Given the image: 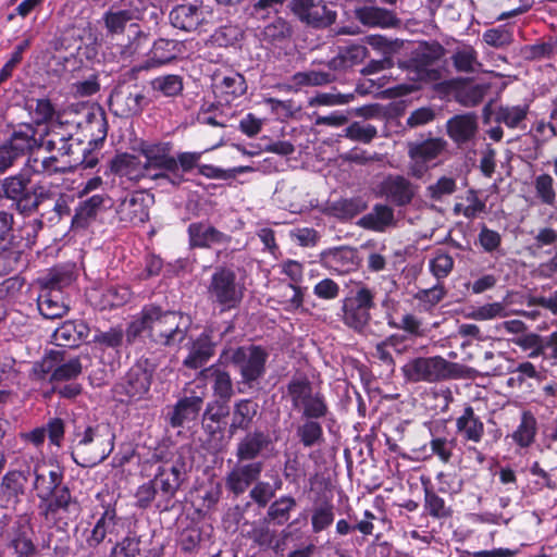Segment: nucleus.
<instances>
[{
	"mask_svg": "<svg viewBox=\"0 0 557 557\" xmlns=\"http://www.w3.org/2000/svg\"><path fill=\"white\" fill-rule=\"evenodd\" d=\"M189 318L175 312L164 311L158 306H145L126 329V341L132 344L143 334L164 346H178L186 337Z\"/></svg>",
	"mask_w": 557,
	"mask_h": 557,
	"instance_id": "obj_1",
	"label": "nucleus"
},
{
	"mask_svg": "<svg viewBox=\"0 0 557 557\" xmlns=\"http://www.w3.org/2000/svg\"><path fill=\"white\" fill-rule=\"evenodd\" d=\"M115 437L113 426L107 421L77 428L73 434V460L84 468L99 465L113 451Z\"/></svg>",
	"mask_w": 557,
	"mask_h": 557,
	"instance_id": "obj_2",
	"label": "nucleus"
},
{
	"mask_svg": "<svg viewBox=\"0 0 557 557\" xmlns=\"http://www.w3.org/2000/svg\"><path fill=\"white\" fill-rule=\"evenodd\" d=\"M375 308V290L364 284H358L343 299V322L359 334L369 331L372 319L371 311Z\"/></svg>",
	"mask_w": 557,
	"mask_h": 557,
	"instance_id": "obj_3",
	"label": "nucleus"
},
{
	"mask_svg": "<svg viewBox=\"0 0 557 557\" xmlns=\"http://www.w3.org/2000/svg\"><path fill=\"white\" fill-rule=\"evenodd\" d=\"M172 145L170 143L146 144L141 147L145 157V164L151 173V180L159 182V186L170 184L180 186L185 177L177 170L175 157L170 154Z\"/></svg>",
	"mask_w": 557,
	"mask_h": 557,
	"instance_id": "obj_4",
	"label": "nucleus"
},
{
	"mask_svg": "<svg viewBox=\"0 0 557 557\" xmlns=\"http://www.w3.org/2000/svg\"><path fill=\"white\" fill-rule=\"evenodd\" d=\"M245 287L236 276V273L227 268H218L211 275L207 287L208 299L221 312L235 309L244 297Z\"/></svg>",
	"mask_w": 557,
	"mask_h": 557,
	"instance_id": "obj_5",
	"label": "nucleus"
},
{
	"mask_svg": "<svg viewBox=\"0 0 557 557\" xmlns=\"http://www.w3.org/2000/svg\"><path fill=\"white\" fill-rule=\"evenodd\" d=\"M403 372L408 381L434 383L458 377L460 367L441 356L418 357L408 361Z\"/></svg>",
	"mask_w": 557,
	"mask_h": 557,
	"instance_id": "obj_6",
	"label": "nucleus"
},
{
	"mask_svg": "<svg viewBox=\"0 0 557 557\" xmlns=\"http://www.w3.org/2000/svg\"><path fill=\"white\" fill-rule=\"evenodd\" d=\"M287 393L295 409L301 410L306 419H321L329 412L324 396L314 392L306 379H294L287 385Z\"/></svg>",
	"mask_w": 557,
	"mask_h": 557,
	"instance_id": "obj_7",
	"label": "nucleus"
},
{
	"mask_svg": "<svg viewBox=\"0 0 557 557\" xmlns=\"http://www.w3.org/2000/svg\"><path fill=\"white\" fill-rule=\"evenodd\" d=\"M72 281L70 273L52 272L46 281L38 297V309L46 319L62 318L69 307L65 305L61 289Z\"/></svg>",
	"mask_w": 557,
	"mask_h": 557,
	"instance_id": "obj_8",
	"label": "nucleus"
},
{
	"mask_svg": "<svg viewBox=\"0 0 557 557\" xmlns=\"http://www.w3.org/2000/svg\"><path fill=\"white\" fill-rule=\"evenodd\" d=\"M212 17V9L198 1L177 4L169 15L173 27L187 33L206 30V26L211 23Z\"/></svg>",
	"mask_w": 557,
	"mask_h": 557,
	"instance_id": "obj_9",
	"label": "nucleus"
},
{
	"mask_svg": "<svg viewBox=\"0 0 557 557\" xmlns=\"http://www.w3.org/2000/svg\"><path fill=\"white\" fill-rule=\"evenodd\" d=\"M267 359V351L253 345L238 347L231 356L232 362L240 370L243 382L247 384L263 375Z\"/></svg>",
	"mask_w": 557,
	"mask_h": 557,
	"instance_id": "obj_10",
	"label": "nucleus"
},
{
	"mask_svg": "<svg viewBox=\"0 0 557 557\" xmlns=\"http://www.w3.org/2000/svg\"><path fill=\"white\" fill-rule=\"evenodd\" d=\"M184 475L183 465L178 462L171 466L163 463L158 468L152 482L159 493V508L162 507L164 510L170 508L171 500L184 482Z\"/></svg>",
	"mask_w": 557,
	"mask_h": 557,
	"instance_id": "obj_11",
	"label": "nucleus"
},
{
	"mask_svg": "<svg viewBox=\"0 0 557 557\" xmlns=\"http://www.w3.org/2000/svg\"><path fill=\"white\" fill-rule=\"evenodd\" d=\"M446 148V141L442 138H430L409 145L410 157L409 174L421 178L430 169L429 163L434 161Z\"/></svg>",
	"mask_w": 557,
	"mask_h": 557,
	"instance_id": "obj_12",
	"label": "nucleus"
},
{
	"mask_svg": "<svg viewBox=\"0 0 557 557\" xmlns=\"http://www.w3.org/2000/svg\"><path fill=\"white\" fill-rule=\"evenodd\" d=\"M148 3L149 0H131L127 8H110L101 17L107 34L113 36L124 33L127 24L141 18Z\"/></svg>",
	"mask_w": 557,
	"mask_h": 557,
	"instance_id": "obj_13",
	"label": "nucleus"
},
{
	"mask_svg": "<svg viewBox=\"0 0 557 557\" xmlns=\"http://www.w3.org/2000/svg\"><path fill=\"white\" fill-rule=\"evenodd\" d=\"M290 10L301 22L313 27H326L336 18V13L322 0H292Z\"/></svg>",
	"mask_w": 557,
	"mask_h": 557,
	"instance_id": "obj_14",
	"label": "nucleus"
},
{
	"mask_svg": "<svg viewBox=\"0 0 557 557\" xmlns=\"http://www.w3.org/2000/svg\"><path fill=\"white\" fill-rule=\"evenodd\" d=\"M151 381L152 370L147 368L146 362H137L116 385L115 391L127 396L129 400H140L149 393Z\"/></svg>",
	"mask_w": 557,
	"mask_h": 557,
	"instance_id": "obj_15",
	"label": "nucleus"
},
{
	"mask_svg": "<svg viewBox=\"0 0 557 557\" xmlns=\"http://www.w3.org/2000/svg\"><path fill=\"white\" fill-rule=\"evenodd\" d=\"M376 193L395 206H407L416 195V188L401 175H388L380 182Z\"/></svg>",
	"mask_w": 557,
	"mask_h": 557,
	"instance_id": "obj_16",
	"label": "nucleus"
},
{
	"mask_svg": "<svg viewBox=\"0 0 557 557\" xmlns=\"http://www.w3.org/2000/svg\"><path fill=\"white\" fill-rule=\"evenodd\" d=\"M124 529L125 521L116 517L115 509L107 508L96 522L87 543L96 547L106 539L110 543L116 542Z\"/></svg>",
	"mask_w": 557,
	"mask_h": 557,
	"instance_id": "obj_17",
	"label": "nucleus"
},
{
	"mask_svg": "<svg viewBox=\"0 0 557 557\" xmlns=\"http://www.w3.org/2000/svg\"><path fill=\"white\" fill-rule=\"evenodd\" d=\"M111 207L112 199L106 193L84 197L75 208L72 224L75 227H86L100 212Z\"/></svg>",
	"mask_w": 557,
	"mask_h": 557,
	"instance_id": "obj_18",
	"label": "nucleus"
},
{
	"mask_svg": "<svg viewBox=\"0 0 557 557\" xmlns=\"http://www.w3.org/2000/svg\"><path fill=\"white\" fill-rule=\"evenodd\" d=\"M456 433L466 442L478 444L484 436V422L472 406L466 405L455 419Z\"/></svg>",
	"mask_w": 557,
	"mask_h": 557,
	"instance_id": "obj_19",
	"label": "nucleus"
},
{
	"mask_svg": "<svg viewBox=\"0 0 557 557\" xmlns=\"http://www.w3.org/2000/svg\"><path fill=\"white\" fill-rule=\"evenodd\" d=\"M61 129V124L51 123L41 140V148L48 153L53 152L60 160L74 153L75 141L71 133Z\"/></svg>",
	"mask_w": 557,
	"mask_h": 557,
	"instance_id": "obj_20",
	"label": "nucleus"
},
{
	"mask_svg": "<svg viewBox=\"0 0 557 557\" xmlns=\"http://www.w3.org/2000/svg\"><path fill=\"white\" fill-rule=\"evenodd\" d=\"M187 232L190 247L210 248L214 245H226L231 242L227 234L202 222L190 223Z\"/></svg>",
	"mask_w": 557,
	"mask_h": 557,
	"instance_id": "obj_21",
	"label": "nucleus"
},
{
	"mask_svg": "<svg viewBox=\"0 0 557 557\" xmlns=\"http://www.w3.org/2000/svg\"><path fill=\"white\" fill-rule=\"evenodd\" d=\"M146 199L147 197L139 191L127 194L116 208L120 220L132 224H139L147 221L149 214Z\"/></svg>",
	"mask_w": 557,
	"mask_h": 557,
	"instance_id": "obj_22",
	"label": "nucleus"
},
{
	"mask_svg": "<svg viewBox=\"0 0 557 557\" xmlns=\"http://www.w3.org/2000/svg\"><path fill=\"white\" fill-rule=\"evenodd\" d=\"M262 468L260 461L236 466L225 479L226 487L235 495L243 494L259 478Z\"/></svg>",
	"mask_w": 557,
	"mask_h": 557,
	"instance_id": "obj_23",
	"label": "nucleus"
},
{
	"mask_svg": "<svg viewBox=\"0 0 557 557\" xmlns=\"http://www.w3.org/2000/svg\"><path fill=\"white\" fill-rule=\"evenodd\" d=\"M282 273H284L293 281V283L285 287L283 295L286 297L285 308L289 310L298 309L302 305L304 295L300 287H298L296 283L300 282L302 278V264L295 260H287L282 265Z\"/></svg>",
	"mask_w": 557,
	"mask_h": 557,
	"instance_id": "obj_24",
	"label": "nucleus"
},
{
	"mask_svg": "<svg viewBox=\"0 0 557 557\" xmlns=\"http://www.w3.org/2000/svg\"><path fill=\"white\" fill-rule=\"evenodd\" d=\"M36 134L37 132L33 125L22 124L13 131L5 144L21 158L37 148H41L42 137L37 138Z\"/></svg>",
	"mask_w": 557,
	"mask_h": 557,
	"instance_id": "obj_25",
	"label": "nucleus"
},
{
	"mask_svg": "<svg viewBox=\"0 0 557 557\" xmlns=\"http://www.w3.org/2000/svg\"><path fill=\"white\" fill-rule=\"evenodd\" d=\"M247 90L245 77L239 73H230L221 79L214 78L213 91L220 101L231 103Z\"/></svg>",
	"mask_w": 557,
	"mask_h": 557,
	"instance_id": "obj_26",
	"label": "nucleus"
},
{
	"mask_svg": "<svg viewBox=\"0 0 557 557\" xmlns=\"http://www.w3.org/2000/svg\"><path fill=\"white\" fill-rule=\"evenodd\" d=\"M203 394L186 396L180 399L169 412V422L173 428L183 426L185 423L195 420L201 409Z\"/></svg>",
	"mask_w": 557,
	"mask_h": 557,
	"instance_id": "obj_27",
	"label": "nucleus"
},
{
	"mask_svg": "<svg viewBox=\"0 0 557 557\" xmlns=\"http://www.w3.org/2000/svg\"><path fill=\"white\" fill-rule=\"evenodd\" d=\"M112 168L121 177L132 182H138L144 177L151 178V173L139 157L124 153L113 160Z\"/></svg>",
	"mask_w": 557,
	"mask_h": 557,
	"instance_id": "obj_28",
	"label": "nucleus"
},
{
	"mask_svg": "<svg viewBox=\"0 0 557 557\" xmlns=\"http://www.w3.org/2000/svg\"><path fill=\"white\" fill-rule=\"evenodd\" d=\"M258 411L259 405L253 399L246 398L235 401L231 414L230 432L234 434L237 430H249Z\"/></svg>",
	"mask_w": 557,
	"mask_h": 557,
	"instance_id": "obj_29",
	"label": "nucleus"
},
{
	"mask_svg": "<svg viewBox=\"0 0 557 557\" xmlns=\"http://www.w3.org/2000/svg\"><path fill=\"white\" fill-rule=\"evenodd\" d=\"M213 330H206L194 343L184 364L191 369L200 368L213 355Z\"/></svg>",
	"mask_w": 557,
	"mask_h": 557,
	"instance_id": "obj_30",
	"label": "nucleus"
},
{
	"mask_svg": "<svg viewBox=\"0 0 557 557\" xmlns=\"http://www.w3.org/2000/svg\"><path fill=\"white\" fill-rule=\"evenodd\" d=\"M271 437L261 430L247 433L237 445L236 456L238 460H252L269 446Z\"/></svg>",
	"mask_w": 557,
	"mask_h": 557,
	"instance_id": "obj_31",
	"label": "nucleus"
},
{
	"mask_svg": "<svg viewBox=\"0 0 557 557\" xmlns=\"http://www.w3.org/2000/svg\"><path fill=\"white\" fill-rule=\"evenodd\" d=\"M70 164L60 160L53 152L50 156L39 159L29 156L25 163L26 171L32 175L52 176L57 173H65L70 169Z\"/></svg>",
	"mask_w": 557,
	"mask_h": 557,
	"instance_id": "obj_32",
	"label": "nucleus"
},
{
	"mask_svg": "<svg viewBox=\"0 0 557 557\" xmlns=\"http://www.w3.org/2000/svg\"><path fill=\"white\" fill-rule=\"evenodd\" d=\"M357 18L366 26L387 28L398 22L392 11L383 8L366 5L356 11Z\"/></svg>",
	"mask_w": 557,
	"mask_h": 557,
	"instance_id": "obj_33",
	"label": "nucleus"
},
{
	"mask_svg": "<svg viewBox=\"0 0 557 557\" xmlns=\"http://www.w3.org/2000/svg\"><path fill=\"white\" fill-rule=\"evenodd\" d=\"M478 123L473 114L456 115L447 122L449 137L458 144L470 140L476 132Z\"/></svg>",
	"mask_w": 557,
	"mask_h": 557,
	"instance_id": "obj_34",
	"label": "nucleus"
},
{
	"mask_svg": "<svg viewBox=\"0 0 557 557\" xmlns=\"http://www.w3.org/2000/svg\"><path fill=\"white\" fill-rule=\"evenodd\" d=\"M29 473L30 469L28 468L26 471L13 470L4 474L0 485V492L8 502H16L18 497L24 494Z\"/></svg>",
	"mask_w": 557,
	"mask_h": 557,
	"instance_id": "obj_35",
	"label": "nucleus"
},
{
	"mask_svg": "<svg viewBox=\"0 0 557 557\" xmlns=\"http://www.w3.org/2000/svg\"><path fill=\"white\" fill-rule=\"evenodd\" d=\"M394 222V211L386 205H375L371 212L359 220L363 228L383 232Z\"/></svg>",
	"mask_w": 557,
	"mask_h": 557,
	"instance_id": "obj_36",
	"label": "nucleus"
},
{
	"mask_svg": "<svg viewBox=\"0 0 557 557\" xmlns=\"http://www.w3.org/2000/svg\"><path fill=\"white\" fill-rule=\"evenodd\" d=\"M45 470L44 467L38 465L34 467V486L38 491L40 499L51 495L62 482V473L59 469H51L48 471V474H46Z\"/></svg>",
	"mask_w": 557,
	"mask_h": 557,
	"instance_id": "obj_37",
	"label": "nucleus"
},
{
	"mask_svg": "<svg viewBox=\"0 0 557 557\" xmlns=\"http://www.w3.org/2000/svg\"><path fill=\"white\" fill-rule=\"evenodd\" d=\"M292 35L289 23L283 17H276L267 24L259 33V39L267 45L278 46Z\"/></svg>",
	"mask_w": 557,
	"mask_h": 557,
	"instance_id": "obj_38",
	"label": "nucleus"
},
{
	"mask_svg": "<svg viewBox=\"0 0 557 557\" xmlns=\"http://www.w3.org/2000/svg\"><path fill=\"white\" fill-rule=\"evenodd\" d=\"M326 263L338 273H348L358 265L357 252L350 247H341L331 250L325 256Z\"/></svg>",
	"mask_w": 557,
	"mask_h": 557,
	"instance_id": "obj_39",
	"label": "nucleus"
},
{
	"mask_svg": "<svg viewBox=\"0 0 557 557\" xmlns=\"http://www.w3.org/2000/svg\"><path fill=\"white\" fill-rule=\"evenodd\" d=\"M87 327L83 322L66 321L53 332V339L58 346L74 347L83 338Z\"/></svg>",
	"mask_w": 557,
	"mask_h": 557,
	"instance_id": "obj_40",
	"label": "nucleus"
},
{
	"mask_svg": "<svg viewBox=\"0 0 557 557\" xmlns=\"http://www.w3.org/2000/svg\"><path fill=\"white\" fill-rule=\"evenodd\" d=\"M451 60L458 72L474 73L482 66L478 51L470 45L458 46L451 55Z\"/></svg>",
	"mask_w": 557,
	"mask_h": 557,
	"instance_id": "obj_41",
	"label": "nucleus"
},
{
	"mask_svg": "<svg viewBox=\"0 0 557 557\" xmlns=\"http://www.w3.org/2000/svg\"><path fill=\"white\" fill-rule=\"evenodd\" d=\"M52 498H41V503L39 505V508L42 511V515L47 519H54L55 515L60 511H67L70 505L72 504V496L70 493V490L67 487H62L53 491Z\"/></svg>",
	"mask_w": 557,
	"mask_h": 557,
	"instance_id": "obj_42",
	"label": "nucleus"
},
{
	"mask_svg": "<svg viewBox=\"0 0 557 557\" xmlns=\"http://www.w3.org/2000/svg\"><path fill=\"white\" fill-rule=\"evenodd\" d=\"M200 375L205 379H213V391L216 396L223 399L225 403L231 399L234 394L233 383L227 372L222 371L218 367H210L200 372Z\"/></svg>",
	"mask_w": 557,
	"mask_h": 557,
	"instance_id": "obj_43",
	"label": "nucleus"
},
{
	"mask_svg": "<svg viewBox=\"0 0 557 557\" xmlns=\"http://www.w3.org/2000/svg\"><path fill=\"white\" fill-rule=\"evenodd\" d=\"M30 183V174L26 168L16 175L9 176L2 182V189L8 199L20 201L26 197L27 186Z\"/></svg>",
	"mask_w": 557,
	"mask_h": 557,
	"instance_id": "obj_44",
	"label": "nucleus"
},
{
	"mask_svg": "<svg viewBox=\"0 0 557 557\" xmlns=\"http://www.w3.org/2000/svg\"><path fill=\"white\" fill-rule=\"evenodd\" d=\"M529 104L499 106L495 113V120L509 128H517L527 119Z\"/></svg>",
	"mask_w": 557,
	"mask_h": 557,
	"instance_id": "obj_45",
	"label": "nucleus"
},
{
	"mask_svg": "<svg viewBox=\"0 0 557 557\" xmlns=\"http://www.w3.org/2000/svg\"><path fill=\"white\" fill-rule=\"evenodd\" d=\"M124 336H126V333L124 334L122 327H110L108 331H97L92 337V343L98 350L104 351L110 348L117 354Z\"/></svg>",
	"mask_w": 557,
	"mask_h": 557,
	"instance_id": "obj_46",
	"label": "nucleus"
},
{
	"mask_svg": "<svg viewBox=\"0 0 557 557\" xmlns=\"http://www.w3.org/2000/svg\"><path fill=\"white\" fill-rule=\"evenodd\" d=\"M366 44L383 55V59L392 60L404 47V40L388 38L382 35H370L364 38Z\"/></svg>",
	"mask_w": 557,
	"mask_h": 557,
	"instance_id": "obj_47",
	"label": "nucleus"
},
{
	"mask_svg": "<svg viewBox=\"0 0 557 557\" xmlns=\"http://www.w3.org/2000/svg\"><path fill=\"white\" fill-rule=\"evenodd\" d=\"M536 434V420L530 412H523L520 424L512 434V440L520 447H529Z\"/></svg>",
	"mask_w": 557,
	"mask_h": 557,
	"instance_id": "obj_48",
	"label": "nucleus"
},
{
	"mask_svg": "<svg viewBox=\"0 0 557 557\" xmlns=\"http://www.w3.org/2000/svg\"><path fill=\"white\" fill-rule=\"evenodd\" d=\"M228 414V408L224 403L218 400L207 405L203 412V426L206 431L213 434L220 430V423Z\"/></svg>",
	"mask_w": 557,
	"mask_h": 557,
	"instance_id": "obj_49",
	"label": "nucleus"
},
{
	"mask_svg": "<svg viewBox=\"0 0 557 557\" xmlns=\"http://www.w3.org/2000/svg\"><path fill=\"white\" fill-rule=\"evenodd\" d=\"M314 420L315 419H307L297 428V436L305 447L320 444L323 440L322 425Z\"/></svg>",
	"mask_w": 557,
	"mask_h": 557,
	"instance_id": "obj_50",
	"label": "nucleus"
},
{
	"mask_svg": "<svg viewBox=\"0 0 557 557\" xmlns=\"http://www.w3.org/2000/svg\"><path fill=\"white\" fill-rule=\"evenodd\" d=\"M536 197L540 201L547 206H554L556 201V190L554 188V180L549 174L543 173L537 175L533 182Z\"/></svg>",
	"mask_w": 557,
	"mask_h": 557,
	"instance_id": "obj_51",
	"label": "nucleus"
},
{
	"mask_svg": "<svg viewBox=\"0 0 557 557\" xmlns=\"http://www.w3.org/2000/svg\"><path fill=\"white\" fill-rule=\"evenodd\" d=\"M153 90L161 92L165 97H174L183 90L181 76L170 74L158 76L151 82Z\"/></svg>",
	"mask_w": 557,
	"mask_h": 557,
	"instance_id": "obj_52",
	"label": "nucleus"
},
{
	"mask_svg": "<svg viewBox=\"0 0 557 557\" xmlns=\"http://www.w3.org/2000/svg\"><path fill=\"white\" fill-rule=\"evenodd\" d=\"M333 79V73L318 70L298 72L293 76V82L297 86H320L331 83Z\"/></svg>",
	"mask_w": 557,
	"mask_h": 557,
	"instance_id": "obj_53",
	"label": "nucleus"
},
{
	"mask_svg": "<svg viewBox=\"0 0 557 557\" xmlns=\"http://www.w3.org/2000/svg\"><path fill=\"white\" fill-rule=\"evenodd\" d=\"M509 315L507 307L503 302L485 304L473 309L468 317L476 321H486Z\"/></svg>",
	"mask_w": 557,
	"mask_h": 557,
	"instance_id": "obj_54",
	"label": "nucleus"
},
{
	"mask_svg": "<svg viewBox=\"0 0 557 557\" xmlns=\"http://www.w3.org/2000/svg\"><path fill=\"white\" fill-rule=\"evenodd\" d=\"M83 367L79 358H72L59 364L51 374L52 383L75 380L82 373Z\"/></svg>",
	"mask_w": 557,
	"mask_h": 557,
	"instance_id": "obj_55",
	"label": "nucleus"
},
{
	"mask_svg": "<svg viewBox=\"0 0 557 557\" xmlns=\"http://www.w3.org/2000/svg\"><path fill=\"white\" fill-rule=\"evenodd\" d=\"M457 189L456 180L451 176H441L435 183L426 187V196L434 201L454 194Z\"/></svg>",
	"mask_w": 557,
	"mask_h": 557,
	"instance_id": "obj_56",
	"label": "nucleus"
},
{
	"mask_svg": "<svg viewBox=\"0 0 557 557\" xmlns=\"http://www.w3.org/2000/svg\"><path fill=\"white\" fill-rule=\"evenodd\" d=\"M296 506V502L290 496H282L276 499L269 508V517L276 521L278 524H283L289 518L290 510Z\"/></svg>",
	"mask_w": 557,
	"mask_h": 557,
	"instance_id": "obj_57",
	"label": "nucleus"
},
{
	"mask_svg": "<svg viewBox=\"0 0 557 557\" xmlns=\"http://www.w3.org/2000/svg\"><path fill=\"white\" fill-rule=\"evenodd\" d=\"M456 445V438H447L445 436H436L430 441L432 454L437 456L444 463H448L450 461Z\"/></svg>",
	"mask_w": 557,
	"mask_h": 557,
	"instance_id": "obj_58",
	"label": "nucleus"
},
{
	"mask_svg": "<svg viewBox=\"0 0 557 557\" xmlns=\"http://www.w3.org/2000/svg\"><path fill=\"white\" fill-rule=\"evenodd\" d=\"M132 297L131 289L124 285H111L109 286L103 295L104 307H120L126 304Z\"/></svg>",
	"mask_w": 557,
	"mask_h": 557,
	"instance_id": "obj_59",
	"label": "nucleus"
},
{
	"mask_svg": "<svg viewBox=\"0 0 557 557\" xmlns=\"http://www.w3.org/2000/svg\"><path fill=\"white\" fill-rule=\"evenodd\" d=\"M376 134V127L364 122H354L345 129L347 138L366 144L370 143Z\"/></svg>",
	"mask_w": 557,
	"mask_h": 557,
	"instance_id": "obj_60",
	"label": "nucleus"
},
{
	"mask_svg": "<svg viewBox=\"0 0 557 557\" xmlns=\"http://www.w3.org/2000/svg\"><path fill=\"white\" fill-rule=\"evenodd\" d=\"M368 57V49L362 44H354L345 47L339 52L341 64L344 67L361 63Z\"/></svg>",
	"mask_w": 557,
	"mask_h": 557,
	"instance_id": "obj_61",
	"label": "nucleus"
},
{
	"mask_svg": "<svg viewBox=\"0 0 557 557\" xmlns=\"http://www.w3.org/2000/svg\"><path fill=\"white\" fill-rule=\"evenodd\" d=\"M431 273L437 278H445L454 268V259L446 252H438L429 262Z\"/></svg>",
	"mask_w": 557,
	"mask_h": 557,
	"instance_id": "obj_62",
	"label": "nucleus"
},
{
	"mask_svg": "<svg viewBox=\"0 0 557 557\" xmlns=\"http://www.w3.org/2000/svg\"><path fill=\"white\" fill-rule=\"evenodd\" d=\"M424 499V508L430 516L445 518L450 515V509L446 506L445 500L433 491L425 488Z\"/></svg>",
	"mask_w": 557,
	"mask_h": 557,
	"instance_id": "obj_63",
	"label": "nucleus"
},
{
	"mask_svg": "<svg viewBox=\"0 0 557 557\" xmlns=\"http://www.w3.org/2000/svg\"><path fill=\"white\" fill-rule=\"evenodd\" d=\"M334 512L332 505H321L314 508L311 517L312 531L319 533L333 523Z\"/></svg>",
	"mask_w": 557,
	"mask_h": 557,
	"instance_id": "obj_64",
	"label": "nucleus"
}]
</instances>
